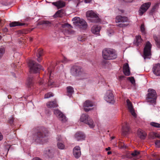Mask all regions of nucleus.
Wrapping results in <instances>:
<instances>
[{"mask_svg": "<svg viewBox=\"0 0 160 160\" xmlns=\"http://www.w3.org/2000/svg\"><path fill=\"white\" fill-rule=\"evenodd\" d=\"M102 57L106 60H112L116 59L117 54L114 49L111 48H106L102 51Z\"/></svg>", "mask_w": 160, "mask_h": 160, "instance_id": "obj_3", "label": "nucleus"}, {"mask_svg": "<svg viewBox=\"0 0 160 160\" xmlns=\"http://www.w3.org/2000/svg\"><path fill=\"white\" fill-rule=\"evenodd\" d=\"M152 71L156 76H160V64L159 63L153 65Z\"/></svg>", "mask_w": 160, "mask_h": 160, "instance_id": "obj_13", "label": "nucleus"}, {"mask_svg": "<svg viewBox=\"0 0 160 160\" xmlns=\"http://www.w3.org/2000/svg\"><path fill=\"white\" fill-rule=\"evenodd\" d=\"M148 92L146 98L147 102L151 104H155L157 98V93L156 91L153 89H148Z\"/></svg>", "mask_w": 160, "mask_h": 160, "instance_id": "obj_5", "label": "nucleus"}, {"mask_svg": "<svg viewBox=\"0 0 160 160\" xmlns=\"http://www.w3.org/2000/svg\"><path fill=\"white\" fill-rule=\"evenodd\" d=\"M156 147L158 148L160 147V140H157L155 143Z\"/></svg>", "mask_w": 160, "mask_h": 160, "instance_id": "obj_46", "label": "nucleus"}, {"mask_svg": "<svg viewBox=\"0 0 160 160\" xmlns=\"http://www.w3.org/2000/svg\"><path fill=\"white\" fill-rule=\"evenodd\" d=\"M64 11L63 9H61L58 11L53 15L54 18L58 17H62L64 14Z\"/></svg>", "mask_w": 160, "mask_h": 160, "instance_id": "obj_26", "label": "nucleus"}, {"mask_svg": "<svg viewBox=\"0 0 160 160\" xmlns=\"http://www.w3.org/2000/svg\"><path fill=\"white\" fill-rule=\"evenodd\" d=\"M154 133V132H151V133H150V134H149V136H150V138H152V139L155 138V136H154L152 134V133Z\"/></svg>", "mask_w": 160, "mask_h": 160, "instance_id": "obj_52", "label": "nucleus"}, {"mask_svg": "<svg viewBox=\"0 0 160 160\" xmlns=\"http://www.w3.org/2000/svg\"><path fill=\"white\" fill-rule=\"evenodd\" d=\"M153 38L155 41L157 46L160 48V35L158 37L156 35H154Z\"/></svg>", "mask_w": 160, "mask_h": 160, "instance_id": "obj_31", "label": "nucleus"}, {"mask_svg": "<svg viewBox=\"0 0 160 160\" xmlns=\"http://www.w3.org/2000/svg\"><path fill=\"white\" fill-rule=\"evenodd\" d=\"M52 5L56 6L58 9L62 8L65 6V2L59 0L56 2L52 3Z\"/></svg>", "mask_w": 160, "mask_h": 160, "instance_id": "obj_18", "label": "nucleus"}, {"mask_svg": "<svg viewBox=\"0 0 160 160\" xmlns=\"http://www.w3.org/2000/svg\"><path fill=\"white\" fill-rule=\"evenodd\" d=\"M73 154L75 158H78L81 155V152L80 147L76 146L73 149Z\"/></svg>", "mask_w": 160, "mask_h": 160, "instance_id": "obj_15", "label": "nucleus"}, {"mask_svg": "<svg viewBox=\"0 0 160 160\" xmlns=\"http://www.w3.org/2000/svg\"><path fill=\"white\" fill-rule=\"evenodd\" d=\"M128 80H129L133 84L135 83V80L133 77H131L128 78Z\"/></svg>", "mask_w": 160, "mask_h": 160, "instance_id": "obj_45", "label": "nucleus"}, {"mask_svg": "<svg viewBox=\"0 0 160 160\" xmlns=\"http://www.w3.org/2000/svg\"><path fill=\"white\" fill-rule=\"evenodd\" d=\"M137 134L138 137L141 139H145L146 136V132L141 129H138L137 130Z\"/></svg>", "mask_w": 160, "mask_h": 160, "instance_id": "obj_22", "label": "nucleus"}, {"mask_svg": "<svg viewBox=\"0 0 160 160\" xmlns=\"http://www.w3.org/2000/svg\"><path fill=\"white\" fill-rule=\"evenodd\" d=\"M9 26L10 27L20 26V22H12L9 23Z\"/></svg>", "mask_w": 160, "mask_h": 160, "instance_id": "obj_34", "label": "nucleus"}, {"mask_svg": "<svg viewBox=\"0 0 160 160\" xmlns=\"http://www.w3.org/2000/svg\"><path fill=\"white\" fill-rule=\"evenodd\" d=\"M159 4L158 3L156 4L152 8V10L153 11H154L157 8H158L159 6Z\"/></svg>", "mask_w": 160, "mask_h": 160, "instance_id": "obj_47", "label": "nucleus"}, {"mask_svg": "<svg viewBox=\"0 0 160 160\" xmlns=\"http://www.w3.org/2000/svg\"><path fill=\"white\" fill-rule=\"evenodd\" d=\"M118 26L121 28L125 27L127 26V24H125L120 23L118 25Z\"/></svg>", "mask_w": 160, "mask_h": 160, "instance_id": "obj_48", "label": "nucleus"}, {"mask_svg": "<svg viewBox=\"0 0 160 160\" xmlns=\"http://www.w3.org/2000/svg\"><path fill=\"white\" fill-rule=\"evenodd\" d=\"M92 103L89 100L86 101L83 104L84 109L86 112H88L90 110V108H88L92 107Z\"/></svg>", "mask_w": 160, "mask_h": 160, "instance_id": "obj_17", "label": "nucleus"}, {"mask_svg": "<svg viewBox=\"0 0 160 160\" xmlns=\"http://www.w3.org/2000/svg\"><path fill=\"white\" fill-rule=\"evenodd\" d=\"M141 31L143 34H145L146 33L145 29V28L144 25L143 24L141 25L140 27Z\"/></svg>", "mask_w": 160, "mask_h": 160, "instance_id": "obj_38", "label": "nucleus"}, {"mask_svg": "<svg viewBox=\"0 0 160 160\" xmlns=\"http://www.w3.org/2000/svg\"><path fill=\"white\" fill-rule=\"evenodd\" d=\"M67 95L70 97L74 92L73 88L71 86H68L67 88Z\"/></svg>", "mask_w": 160, "mask_h": 160, "instance_id": "obj_28", "label": "nucleus"}, {"mask_svg": "<svg viewBox=\"0 0 160 160\" xmlns=\"http://www.w3.org/2000/svg\"><path fill=\"white\" fill-rule=\"evenodd\" d=\"M90 118L89 116L86 114H82L81 116L80 121L84 123H86Z\"/></svg>", "mask_w": 160, "mask_h": 160, "instance_id": "obj_25", "label": "nucleus"}, {"mask_svg": "<svg viewBox=\"0 0 160 160\" xmlns=\"http://www.w3.org/2000/svg\"><path fill=\"white\" fill-rule=\"evenodd\" d=\"M111 138H112V139H113L114 138V137H112Z\"/></svg>", "mask_w": 160, "mask_h": 160, "instance_id": "obj_64", "label": "nucleus"}, {"mask_svg": "<svg viewBox=\"0 0 160 160\" xmlns=\"http://www.w3.org/2000/svg\"><path fill=\"white\" fill-rule=\"evenodd\" d=\"M39 83L40 85H42L43 83V80L42 79H41L39 81Z\"/></svg>", "mask_w": 160, "mask_h": 160, "instance_id": "obj_53", "label": "nucleus"}, {"mask_svg": "<svg viewBox=\"0 0 160 160\" xmlns=\"http://www.w3.org/2000/svg\"><path fill=\"white\" fill-rule=\"evenodd\" d=\"M57 140L58 142H62L63 140V138L60 135H58L57 137Z\"/></svg>", "mask_w": 160, "mask_h": 160, "instance_id": "obj_43", "label": "nucleus"}, {"mask_svg": "<svg viewBox=\"0 0 160 160\" xmlns=\"http://www.w3.org/2000/svg\"><path fill=\"white\" fill-rule=\"evenodd\" d=\"M128 21V19L127 18L125 17H122L121 15L117 16L116 17V22H125Z\"/></svg>", "mask_w": 160, "mask_h": 160, "instance_id": "obj_16", "label": "nucleus"}, {"mask_svg": "<svg viewBox=\"0 0 160 160\" xmlns=\"http://www.w3.org/2000/svg\"><path fill=\"white\" fill-rule=\"evenodd\" d=\"M48 136V132L46 129L38 131L34 135L33 140L40 144H43L47 141V137Z\"/></svg>", "mask_w": 160, "mask_h": 160, "instance_id": "obj_1", "label": "nucleus"}, {"mask_svg": "<svg viewBox=\"0 0 160 160\" xmlns=\"http://www.w3.org/2000/svg\"><path fill=\"white\" fill-rule=\"evenodd\" d=\"M152 134L154 136H155V138H160V135L159 134L155 132V133H153Z\"/></svg>", "mask_w": 160, "mask_h": 160, "instance_id": "obj_49", "label": "nucleus"}, {"mask_svg": "<svg viewBox=\"0 0 160 160\" xmlns=\"http://www.w3.org/2000/svg\"><path fill=\"white\" fill-rule=\"evenodd\" d=\"M85 136L83 133L80 132H77L75 135V138L78 141L83 140L85 138Z\"/></svg>", "mask_w": 160, "mask_h": 160, "instance_id": "obj_20", "label": "nucleus"}, {"mask_svg": "<svg viewBox=\"0 0 160 160\" xmlns=\"http://www.w3.org/2000/svg\"><path fill=\"white\" fill-rule=\"evenodd\" d=\"M43 53V50L42 49H39L37 51V53L36 55L37 57V61L38 62H40L41 60L40 57L42 55Z\"/></svg>", "mask_w": 160, "mask_h": 160, "instance_id": "obj_29", "label": "nucleus"}, {"mask_svg": "<svg viewBox=\"0 0 160 160\" xmlns=\"http://www.w3.org/2000/svg\"><path fill=\"white\" fill-rule=\"evenodd\" d=\"M73 23L75 24H78L80 28L83 30L86 29L88 24L83 19H80L78 17H76L72 19Z\"/></svg>", "mask_w": 160, "mask_h": 160, "instance_id": "obj_6", "label": "nucleus"}, {"mask_svg": "<svg viewBox=\"0 0 160 160\" xmlns=\"http://www.w3.org/2000/svg\"><path fill=\"white\" fill-rule=\"evenodd\" d=\"M86 39V37L85 35L79 36L78 38V40L81 42H83Z\"/></svg>", "mask_w": 160, "mask_h": 160, "instance_id": "obj_35", "label": "nucleus"}, {"mask_svg": "<svg viewBox=\"0 0 160 160\" xmlns=\"http://www.w3.org/2000/svg\"><path fill=\"white\" fill-rule=\"evenodd\" d=\"M70 72L73 76L80 77L81 79L85 78L87 76L81 67L79 66H73L71 69Z\"/></svg>", "mask_w": 160, "mask_h": 160, "instance_id": "obj_2", "label": "nucleus"}, {"mask_svg": "<svg viewBox=\"0 0 160 160\" xmlns=\"http://www.w3.org/2000/svg\"><path fill=\"white\" fill-rule=\"evenodd\" d=\"M110 149V148L109 147H108V148H106V151H108Z\"/></svg>", "mask_w": 160, "mask_h": 160, "instance_id": "obj_59", "label": "nucleus"}, {"mask_svg": "<svg viewBox=\"0 0 160 160\" xmlns=\"http://www.w3.org/2000/svg\"><path fill=\"white\" fill-rule=\"evenodd\" d=\"M8 123L11 125H13V122L14 121V118L12 117H11L9 118L8 120Z\"/></svg>", "mask_w": 160, "mask_h": 160, "instance_id": "obj_44", "label": "nucleus"}, {"mask_svg": "<svg viewBox=\"0 0 160 160\" xmlns=\"http://www.w3.org/2000/svg\"><path fill=\"white\" fill-rule=\"evenodd\" d=\"M111 152H110V151L108 152V155L110 154H111Z\"/></svg>", "mask_w": 160, "mask_h": 160, "instance_id": "obj_62", "label": "nucleus"}, {"mask_svg": "<svg viewBox=\"0 0 160 160\" xmlns=\"http://www.w3.org/2000/svg\"><path fill=\"white\" fill-rule=\"evenodd\" d=\"M48 74L49 75V80L48 82V85L51 88L53 87H58V86H56L55 85L54 82L52 80V79H51V75L52 71L49 68L48 69Z\"/></svg>", "mask_w": 160, "mask_h": 160, "instance_id": "obj_21", "label": "nucleus"}, {"mask_svg": "<svg viewBox=\"0 0 160 160\" xmlns=\"http://www.w3.org/2000/svg\"><path fill=\"white\" fill-rule=\"evenodd\" d=\"M51 22L48 21H43L42 22V24L43 25H45L47 26H50Z\"/></svg>", "mask_w": 160, "mask_h": 160, "instance_id": "obj_42", "label": "nucleus"}, {"mask_svg": "<svg viewBox=\"0 0 160 160\" xmlns=\"http://www.w3.org/2000/svg\"><path fill=\"white\" fill-rule=\"evenodd\" d=\"M58 148L60 149H63L65 148V145L62 142H58L57 144Z\"/></svg>", "mask_w": 160, "mask_h": 160, "instance_id": "obj_37", "label": "nucleus"}, {"mask_svg": "<svg viewBox=\"0 0 160 160\" xmlns=\"http://www.w3.org/2000/svg\"><path fill=\"white\" fill-rule=\"evenodd\" d=\"M92 0H84V2L86 3H89Z\"/></svg>", "mask_w": 160, "mask_h": 160, "instance_id": "obj_56", "label": "nucleus"}, {"mask_svg": "<svg viewBox=\"0 0 160 160\" xmlns=\"http://www.w3.org/2000/svg\"><path fill=\"white\" fill-rule=\"evenodd\" d=\"M106 101L109 103H113L114 102V96L111 90H108L104 96Z\"/></svg>", "mask_w": 160, "mask_h": 160, "instance_id": "obj_8", "label": "nucleus"}, {"mask_svg": "<svg viewBox=\"0 0 160 160\" xmlns=\"http://www.w3.org/2000/svg\"><path fill=\"white\" fill-rule=\"evenodd\" d=\"M66 31L64 32L65 34H67V33L70 34L71 33V32L70 30H68V28H65V29Z\"/></svg>", "mask_w": 160, "mask_h": 160, "instance_id": "obj_50", "label": "nucleus"}, {"mask_svg": "<svg viewBox=\"0 0 160 160\" xmlns=\"http://www.w3.org/2000/svg\"><path fill=\"white\" fill-rule=\"evenodd\" d=\"M113 32H107V34L109 36H111V35L113 34Z\"/></svg>", "mask_w": 160, "mask_h": 160, "instance_id": "obj_57", "label": "nucleus"}, {"mask_svg": "<svg viewBox=\"0 0 160 160\" xmlns=\"http://www.w3.org/2000/svg\"><path fill=\"white\" fill-rule=\"evenodd\" d=\"M68 61L69 60L67 59V58L64 57L63 59L62 60V62L63 63H65L68 62Z\"/></svg>", "mask_w": 160, "mask_h": 160, "instance_id": "obj_51", "label": "nucleus"}, {"mask_svg": "<svg viewBox=\"0 0 160 160\" xmlns=\"http://www.w3.org/2000/svg\"><path fill=\"white\" fill-rule=\"evenodd\" d=\"M53 96V94L50 92H48L45 95L44 98H48Z\"/></svg>", "mask_w": 160, "mask_h": 160, "instance_id": "obj_41", "label": "nucleus"}, {"mask_svg": "<svg viewBox=\"0 0 160 160\" xmlns=\"http://www.w3.org/2000/svg\"><path fill=\"white\" fill-rule=\"evenodd\" d=\"M54 113L62 122H65L67 121V119L66 116L59 110H54Z\"/></svg>", "mask_w": 160, "mask_h": 160, "instance_id": "obj_9", "label": "nucleus"}, {"mask_svg": "<svg viewBox=\"0 0 160 160\" xmlns=\"http://www.w3.org/2000/svg\"><path fill=\"white\" fill-rule=\"evenodd\" d=\"M156 160H160V158H156Z\"/></svg>", "mask_w": 160, "mask_h": 160, "instance_id": "obj_63", "label": "nucleus"}, {"mask_svg": "<svg viewBox=\"0 0 160 160\" xmlns=\"http://www.w3.org/2000/svg\"><path fill=\"white\" fill-rule=\"evenodd\" d=\"M142 39L141 38L140 36L138 35L136 37V40H135L134 42V44L137 46H138L142 42Z\"/></svg>", "mask_w": 160, "mask_h": 160, "instance_id": "obj_27", "label": "nucleus"}, {"mask_svg": "<svg viewBox=\"0 0 160 160\" xmlns=\"http://www.w3.org/2000/svg\"><path fill=\"white\" fill-rule=\"evenodd\" d=\"M123 71L124 74L127 76H129L130 75V71L128 64L126 63L123 66Z\"/></svg>", "mask_w": 160, "mask_h": 160, "instance_id": "obj_23", "label": "nucleus"}, {"mask_svg": "<svg viewBox=\"0 0 160 160\" xmlns=\"http://www.w3.org/2000/svg\"><path fill=\"white\" fill-rule=\"evenodd\" d=\"M32 160H42L40 158L38 157L34 158Z\"/></svg>", "mask_w": 160, "mask_h": 160, "instance_id": "obj_55", "label": "nucleus"}, {"mask_svg": "<svg viewBox=\"0 0 160 160\" xmlns=\"http://www.w3.org/2000/svg\"><path fill=\"white\" fill-rule=\"evenodd\" d=\"M5 52V49L4 48H0V58L2 57Z\"/></svg>", "mask_w": 160, "mask_h": 160, "instance_id": "obj_40", "label": "nucleus"}, {"mask_svg": "<svg viewBox=\"0 0 160 160\" xmlns=\"http://www.w3.org/2000/svg\"><path fill=\"white\" fill-rule=\"evenodd\" d=\"M47 106L48 108H54L58 107V105L57 103V101L55 100L53 101L48 102L47 103Z\"/></svg>", "mask_w": 160, "mask_h": 160, "instance_id": "obj_24", "label": "nucleus"}, {"mask_svg": "<svg viewBox=\"0 0 160 160\" xmlns=\"http://www.w3.org/2000/svg\"><path fill=\"white\" fill-rule=\"evenodd\" d=\"M151 3L150 2L145 3L143 4L140 8L139 10V14L140 16H142L145 12L150 7Z\"/></svg>", "mask_w": 160, "mask_h": 160, "instance_id": "obj_10", "label": "nucleus"}, {"mask_svg": "<svg viewBox=\"0 0 160 160\" xmlns=\"http://www.w3.org/2000/svg\"><path fill=\"white\" fill-rule=\"evenodd\" d=\"M101 29V28L100 26L97 25H95L92 27L91 31L93 33L98 35L99 34Z\"/></svg>", "mask_w": 160, "mask_h": 160, "instance_id": "obj_19", "label": "nucleus"}, {"mask_svg": "<svg viewBox=\"0 0 160 160\" xmlns=\"http://www.w3.org/2000/svg\"><path fill=\"white\" fill-rule=\"evenodd\" d=\"M150 55H151V54L149 56H147V57H145V56L144 55V59H145L146 58H148V57H149L150 56Z\"/></svg>", "mask_w": 160, "mask_h": 160, "instance_id": "obj_60", "label": "nucleus"}, {"mask_svg": "<svg viewBox=\"0 0 160 160\" xmlns=\"http://www.w3.org/2000/svg\"><path fill=\"white\" fill-rule=\"evenodd\" d=\"M26 84V87L31 89L34 88V82L33 81V77L31 76H29L27 79Z\"/></svg>", "mask_w": 160, "mask_h": 160, "instance_id": "obj_12", "label": "nucleus"}, {"mask_svg": "<svg viewBox=\"0 0 160 160\" xmlns=\"http://www.w3.org/2000/svg\"><path fill=\"white\" fill-rule=\"evenodd\" d=\"M152 45L149 42H147L144 49V55L145 57L150 55V51Z\"/></svg>", "mask_w": 160, "mask_h": 160, "instance_id": "obj_11", "label": "nucleus"}, {"mask_svg": "<svg viewBox=\"0 0 160 160\" xmlns=\"http://www.w3.org/2000/svg\"><path fill=\"white\" fill-rule=\"evenodd\" d=\"M44 153L45 154L47 155L49 158H51L52 155H53V153L49 148L45 149L44 151Z\"/></svg>", "mask_w": 160, "mask_h": 160, "instance_id": "obj_32", "label": "nucleus"}, {"mask_svg": "<svg viewBox=\"0 0 160 160\" xmlns=\"http://www.w3.org/2000/svg\"><path fill=\"white\" fill-rule=\"evenodd\" d=\"M86 15L87 17L92 18L91 21L92 22L97 23L101 21V19L99 18L98 14L92 10L88 11Z\"/></svg>", "mask_w": 160, "mask_h": 160, "instance_id": "obj_7", "label": "nucleus"}, {"mask_svg": "<svg viewBox=\"0 0 160 160\" xmlns=\"http://www.w3.org/2000/svg\"><path fill=\"white\" fill-rule=\"evenodd\" d=\"M20 24H21V26H27L28 25V24H27V23H23L21 22Z\"/></svg>", "mask_w": 160, "mask_h": 160, "instance_id": "obj_54", "label": "nucleus"}, {"mask_svg": "<svg viewBox=\"0 0 160 160\" xmlns=\"http://www.w3.org/2000/svg\"><path fill=\"white\" fill-rule=\"evenodd\" d=\"M122 130L123 132L125 133V134H126L129 131V128L128 126H126L125 128L124 127H122Z\"/></svg>", "mask_w": 160, "mask_h": 160, "instance_id": "obj_39", "label": "nucleus"}, {"mask_svg": "<svg viewBox=\"0 0 160 160\" xmlns=\"http://www.w3.org/2000/svg\"><path fill=\"white\" fill-rule=\"evenodd\" d=\"M150 124L152 126L156 128H160V124L154 122H151Z\"/></svg>", "mask_w": 160, "mask_h": 160, "instance_id": "obj_36", "label": "nucleus"}, {"mask_svg": "<svg viewBox=\"0 0 160 160\" xmlns=\"http://www.w3.org/2000/svg\"><path fill=\"white\" fill-rule=\"evenodd\" d=\"M3 30L4 32H7L8 31V29L7 28H3Z\"/></svg>", "mask_w": 160, "mask_h": 160, "instance_id": "obj_58", "label": "nucleus"}, {"mask_svg": "<svg viewBox=\"0 0 160 160\" xmlns=\"http://www.w3.org/2000/svg\"><path fill=\"white\" fill-rule=\"evenodd\" d=\"M8 99H11V95H8Z\"/></svg>", "mask_w": 160, "mask_h": 160, "instance_id": "obj_61", "label": "nucleus"}, {"mask_svg": "<svg viewBox=\"0 0 160 160\" xmlns=\"http://www.w3.org/2000/svg\"><path fill=\"white\" fill-rule=\"evenodd\" d=\"M127 105L128 109L131 113L132 115L134 118H136L137 117V115L135 112L133 108L132 104L130 101L128 100H127Z\"/></svg>", "mask_w": 160, "mask_h": 160, "instance_id": "obj_14", "label": "nucleus"}, {"mask_svg": "<svg viewBox=\"0 0 160 160\" xmlns=\"http://www.w3.org/2000/svg\"><path fill=\"white\" fill-rule=\"evenodd\" d=\"M139 151L135 150L134 152L131 153V155L135 157V158L139 159L141 158V156L140 155Z\"/></svg>", "mask_w": 160, "mask_h": 160, "instance_id": "obj_30", "label": "nucleus"}, {"mask_svg": "<svg viewBox=\"0 0 160 160\" xmlns=\"http://www.w3.org/2000/svg\"><path fill=\"white\" fill-rule=\"evenodd\" d=\"M85 123L88 125L89 127L91 128H94L95 126V123L90 118L88 120V122L86 123Z\"/></svg>", "mask_w": 160, "mask_h": 160, "instance_id": "obj_33", "label": "nucleus"}, {"mask_svg": "<svg viewBox=\"0 0 160 160\" xmlns=\"http://www.w3.org/2000/svg\"><path fill=\"white\" fill-rule=\"evenodd\" d=\"M28 65L30 68V72L31 73H39L40 69H43L41 68V66L40 65L37 63L32 60H29Z\"/></svg>", "mask_w": 160, "mask_h": 160, "instance_id": "obj_4", "label": "nucleus"}]
</instances>
